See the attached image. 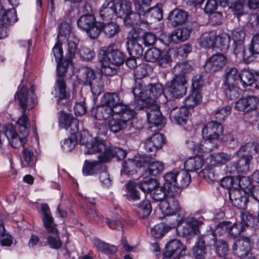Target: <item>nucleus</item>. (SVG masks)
Wrapping results in <instances>:
<instances>
[{"label":"nucleus","mask_w":259,"mask_h":259,"mask_svg":"<svg viewBox=\"0 0 259 259\" xmlns=\"http://www.w3.org/2000/svg\"><path fill=\"white\" fill-rule=\"evenodd\" d=\"M20 88V86L15 95V100H18L19 105L22 109V116L19 118L18 123L20 128H22L20 131H23L24 136H26L28 134V127L29 123L28 117L25 114V110L26 109H30L34 107L37 105V102L34 94V88L32 85L29 92L23 87L21 89Z\"/></svg>","instance_id":"obj_1"},{"label":"nucleus","mask_w":259,"mask_h":259,"mask_svg":"<svg viewBox=\"0 0 259 259\" xmlns=\"http://www.w3.org/2000/svg\"><path fill=\"white\" fill-rule=\"evenodd\" d=\"M246 183L250 184L248 178L242 177L239 182L240 189H233L229 191L231 202L233 205L239 209H245L247 202L250 201Z\"/></svg>","instance_id":"obj_2"},{"label":"nucleus","mask_w":259,"mask_h":259,"mask_svg":"<svg viewBox=\"0 0 259 259\" xmlns=\"http://www.w3.org/2000/svg\"><path fill=\"white\" fill-rule=\"evenodd\" d=\"M77 78L80 83L90 85L94 95H99L102 92L104 88L103 82L96 77L93 69L87 66L81 67L79 70Z\"/></svg>","instance_id":"obj_3"},{"label":"nucleus","mask_w":259,"mask_h":259,"mask_svg":"<svg viewBox=\"0 0 259 259\" xmlns=\"http://www.w3.org/2000/svg\"><path fill=\"white\" fill-rule=\"evenodd\" d=\"M41 210L44 213L43 222L44 226L49 232L54 234L48 237L47 242L50 247L53 249H58L62 246V242L56 233L57 229L55 227L53 218L51 215L50 210L47 204H41Z\"/></svg>","instance_id":"obj_4"},{"label":"nucleus","mask_w":259,"mask_h":259,"mask_svg":"<svg viewBox=\"0 0 259 259\" xmlns=\"http://www.w3.org/2000/svg\"><path fill=\"white\" fill-rule=\"evenodd\" d=\"M77 25L85 31L92 39L97 38L100 34L101 23L97 22L93 15L88 14L80 16L77 20Z\"/></svg>","instance_id":"obj_5"},{"label":"nucleus","mask_w":259,"mask_h":259,"mask_svg":"<svg viewBox=\"0 0 259 259\" xmlns=\"http://www.w3.org/2000/svg\"><path fill=\"white\" fill-rule=\"evenodd\" d=\"M151 0H134L136 11L143 14V17L148 21L151 19L160 20L163 17V11L158 7L150 8Z\"/></svg>","instance_id":"obj_6"},{"label":"nucleus","mask_w":259,"mask_h":259,"mask_svg":"<svg viewBox=\"0 0 259 259\" xmlns=\"http://www.w3.org/2000/svg\"><path fill=\"white\" fill-rule=\"evenodd\" d=\"M92 137L86 130L80 131L76 137L77 143L85 145V149L84 150V154H92L95 153L102 152L105 149V144L102 141L97 140L95 139L92 140Z\"/></svg>","instance_id":"obj_7"},{"label":"nucleus","mask_w":259,"mask_h":259,"mask_svg":"<svg viewBox=\"0 0 259 259\" xmlns=\"http://www.w3.org/2000/svg\"><path fill=\"white\" fill-rule=\"evenodd\" d=\"M240 73L235 67H232L226 71L224 84L225 94L228 98L233 100L237 97L236 85L239 82Z\"/></svg>","instance_id":"obj_8"},{"label":"nucleus","mask_w":259,"mask_h":259,"mask_svg":"<svg viewBox=\"0 0 259 259\" xmlns=\"http://www.w3.org/2000/svg\"><path fill=\"white\" fill-rule=\"evenodd\" d=\"M159 207L162 214L165 216L176 214L182 210L179 201L170 189L168 190L165 198L160 202Z\"/></svg>","instance_id":"obj_9"},{"label":"nucleus","mask_w":259,"mask_h":259,"mask_svg":"<svg viewBox=\"0 0 259 259\" xmlns=\"http://www.w3.org/2000/svg\"><path fill=\"white\" fill-rule=\"evenodd\" d=\"M98 58L99 60H106L115 66L120 65L124 61L122 53L114 46H109L101 49L99 51Z\"/></svg>","instance_id":"obj_10"},{"label":"nucleus","mask_w":259,"mask_h":259,"mask_svg":"<svg viewBox=\"0 0 259 259\" xmlns=\"http://www.w3.org/2000/svg\"><path fill=\"white\" fill-rule=\"evenodd\" d=\"M187 80L183 75H175L170 82L166 84V88L169 94L174 98H180L186 93Z\"/></svg>","instance_id":"obj_11"},{"label":"nucleus","mask_w":259,"mask_h":259,"mask_svg":"<svg viewBox=\"0 0 259 259\" xmlns=\"http://www.w3.org/2000/svg\"><path fill=\"white\" fill-rule=\"evenodd\" d=\"M223 127L218 122L210 121L202 128L201 134L203 139L208 140L219 145L220 137L223 134Z\"/></svg>","instance_id":"obj_12"},{"label":"nucleus","mask_w":259,"mask_h":259,"mask_svg":"<svg viewBox=\"0 0 259 259\" xmlns=\"http://www.w3.org/2000/svg\"><path fill=\"white\" fill-rule=\"evenodd\" d=\"M5 131L0 130V148L2 149L5 140L7 139L11 145L17 148L24 145V139L20 138L12 124L6 125Z\"/></svg>","instance_id":"obj_13"},{"label":"nucleus","mask_w":259,"mask_h":259,"mask_svg":"<svg viewBox=\"0 0 259 259\" xmlns=\"http://www.w3.org/2000/svg\"><path fill=\"white\" fill-rule=\"evenodd\" d=\"M252 160V156L243 155L236 162L231 163L226 167V171L230 175H241L249 171V164Z\"/></svg>","instance_id":"obj_14"},{"label":"nucleus","mask_w":259,"mask_h":259,"mask_svg":"<svg viewBox=\"0 0 259 259\" xmlns=\"http://www.w3.org/2000/svg\"><path fill=\"white\" fill-rule=\"evenodd\" d=\"M98 156V158L102 162H107L113 157H116L118 160H122L126 156V152L122 148L116 147H107Z\"/></svg>","instance_id":"obj_15"},{"label":"nucleus","mask_w":259,"mask_h":259,"mask_svg":"<svg viewBox=\"0 0 259 259\" xmlns=\"http://www.w3.org/2000/svg\"><path fill=\"white\" fill-rule=\"evenodd\" d=\"M148 122L158 126L165 123V119L160 111L159 106L157 101H154L152 104L148 106L146 110Z\"/></svg>","instance_id":"obj_16"},{"label":"nucleus","mask_w":259,"mask_h":259,"mask_svg":"<svg viewBox=\"0 0 259 259\" xmlns=\"http://www.w3.org/2000/svg\"><path fill=\"white\" fill-rule=\"evenodd\" d=\"M142 158L144 160L143 167L148 165L147 171L149 176H157L163 172L165 166L163 162L154 161L153 157L151 155H144Z\"/></svg>","instance_id":"obj_17"},{"label":"nucleus","mask_w":259,"mask_h":259,"mask_svg":"<svg viewBox=\"0 0 259 259\" xmlns=\"http://www.w3.org/2000/svg\"><path fill=\"white\" fill-rule=\"evenodd\" d=\"M239 47L244 61L247 63L252 61L254 55L259 54V33L256 34L252 37L247 51L245 50L243 45H239Z\"/></svg>","instance_id":"obj_18"},{"label":"nucleus","mask_w":259,"mask_h":259,"mask_svg":"<svg viewBox=\"0 0 259 259\" xmlns=\"http://www.w3.org/2000/svg\"><path fill=\"white\" fill-rule=\"evenodd\" d=\"M130 34H132V36L131 37H128V40L126 42L127 50L131 55L139 57L143 55V48L137 41L139 35L134 29L131 30Z\"/></svg>","instance_id":"obj_19"},{"label":"nucleus","mask_w":259,"mask_h":259,"mask_svg":"<svg viewBox=\"0 0 259 259\" xmlns=\"http://www.w3.org/2000/svg\"><path fill=\"white\" fill-rule=\"evenodd\" d=\"M226 63V58L222 54L212 55L205 63L204 68L206 72H212L220 70Z\"/></svg>","instance_id":"obj_20"},{"label":"nucleus","mask_w":259,"mask_h":259,"mask_svg":"<svg viewBox=\"0 0 259 259\" xmlns=\"http://www.w3.org/2000/svg\"><path fill=\"white\" fill-rule=\"evenodd\" d=\"M258 104V99L254 96H248L238 100L235 104V108L240 111L249 112L254 110Z\"/></svg>","instance_id":"obj_21"},{"label":"nucleus","mask_w":259,"mask_h":259,"mask_svg":"<svg viewBox=\"0 0 259 259\" xmlns=\"http://www.w3.org/2000/svg\"><path fill=\"white\" fill-rule=\"evenodd\" d=\"M251 244L248 237L242 236L233 244L232 250L234 253L239 257H242L250 251Z\"/></svg>","instance_id":"obj_22"},{"label":"nucleus","mask_w":259,"mask_h":259,"mask_svg":"<svg viewBox=\"0 0 259 259\" xmlns=\"http://www.w3.org/2000/svg\"><path fill=\"white\" fill-rule=\"evenodd\" d=\"M204 219L203 217L199 219L193 218L189 222L185 223L182 226V233L184 236H189L192 234L198 235L200 233L199 227L203 224Z\"/></svg>","instance_id":"obj_23"},{"label":"nucleus","mask_w":259,"mask_h":259,"mask_svg":"<svg viewBox=\"0 0 259 259\" xmlns=\"http://www.w3.org/2000/svg\"><path fill=\"white\" fill-rule=\"evenodd\" d=\"M188 114L189 111L186 108L175 107L170 110L169 118L172 122L176 124L184 125L187 122Z\"/></svg>","instance_id":"obj_24"},{"label":"nucleus","mask_w":259,"mask_h":259,"mask_svg":"<svg viewBox=\"0 0 259 259\" xmlns=\"http://www.w3.org/2000/svg\"><path fill=\"white\" fill-rule=\"evenodd\" d=\"M101 102L103 105L114 109V113L119 112L121 109V104L119 97L117 94L106 93L102 98Z\"/></svg>","instance_id":"obj_25"},{"label":"nucleus","mask_w":259,"mask_h":259,"mask_svg":"<svg viewBox=\"0 0 259 259\" xmlns=\"http://www.w3.org/2000/svg\"><path fill=\"white\" fill-rule=\"evenodd\" d=\"M218 147L217 144L208 140L203 139L200 143L194 145L193 151L196 155L202 156L203 154L214 151Z\"/></svg>","instance_id":"obj_26"},{"label":"nucleus","mask_w":259,"mask_h":259,"mask_svg":"<svg viewBox=\"0 0 259 259\" xmlns=\"http://www.w3.org/2000/svg\"><path fill=\"white\" fill-rule=\"evenodd\" d=\"M55 97L59 104H60L62 101L69 98V93L66 91V82L64 78H58L55 86Z\"/></svg>","instance_id":"obj_27"},{"label":"nucleus","mask_w":259,"mask_h":259,"mask_svg":"<svg viewBox=\"0 0 259 259\" xmlns=\"http://www.w3.org/2000/svg\"><path fill=\"white\" fill-rule=\"evenodd\" d=\"M119 110V112L114 113L115 115L118 116V118L124 122L126 126L132 125V120H134V117L136 115L135 111L127 106L122 105L121 109Z\"/></svg>","instance_id":"obj_28"},{"label":"nucleus","mask_w":259,"mask_h":259,"mask_svg":"<svg viewBox=\"0 0 259 259\" xmlns=\"http://www.w3.org/2000/svg\"><path fill=\"white\" fill-rule=\"evenodd\" d=\"M207 235H209V245L215 246L216 252L220 256H223L228 254V245L224 241L222 240L217 241L213 232Z\"/></svg>","instance_id":"obj_29"},{"label":"nucleus","mask_w":259,"mask_h":259,"mask_svg":"<svg viewBox=\"0 0 259 259\" xmlns=\"http://www.w3.org/2000/svg\"><path fill=\"white\" fill-rule=\"evenodd\" d=\"M187 13L181 9H175L169 14L168 20L171 24L177 26L184 23L187 19Z\"/></svg>","instance_id":"obj_30"},{"label":"nucleus","mask_w":259,"mask_h":259,"mask_svg":"<svg viewBox=\"0 0 259 259\" xmlns=\"http://www.w3.org/2000/svg\"><path fill=\"white\" fill-rule=\"evenodd\" d=\"M209 235H204L202 239H200L196 243L193 248L194 256L196 259H203L206 255V243L209 245Z\"/></svg>","instance_id":"obj_31"},{"label":"nucleus","mask_w":259,"mask_h":259,"mask_svg":"<svg viewBox=\"0 0 259 259\" xmlns=\"http://www.w3.org/2000/svg\"><path fill=\"white\" fill-rule=\"evenodd\" d=\"M231 159V154L223 152L214 153L209 156V164L212 166H220L226 164Z\"/></svg>","instance_id":"obj_32"},{"label":"nucleus","mask_w":259,"mask_h":259,"mask_svg":"<svg viewBox=\"0 0 259 259\" xmlns=\"http://www.w3.org/2000/svg\"><path fill=\"white\" fill-rule=\"evenodd\" d=\"M144 160L142 156L139 159L128 160L123 163V168L121 173L128 175H133L136 172V167H143V162Z\"/></svg>","instance_id":"obj_33"},{"label":"nucleus","mask_w":259,"mask_h":259,"mask_svg":"<svg viewBox=\"0 0 259 259\" xmlns=\"http://www.w3.org/2000/svg\"><path fill=\"white\" fill-rule=\"evenodd\" d=\"M92 114L97 119L100 120H106L115 115L114 109H112L111 108L103 104L102 106L94 109L92 111Z\"/></svg>","instance_id":"obj_34"},{"label":"nucleus","mask_w":259,"mask_h":259,"mask_svg":"<svg viewBox=\"0 0 259 259\" xmlns=\"http://www.w3.org/2000/svg\"><path fill=\"white\" fill-rule=\"evenodd\" d=\"M204 162L203 157L197 155L186 160L184 167L188 171H194L200 169L203 165Z\"/></svg>","instance_id":"obj_35"},{"label":"nucleus","mask_w":259,"mask_h":259,"mask_svg":"<svg viewBox=\"0 0 259 259\" xmlns=\"http://www.w3.org/2000/svg\"><path fill=\"white\" fill-rule=\"evenodd\" d=\"M191 30L187 28L179 29L172 32L168 37L170 42L177 43L178 41H184L188 39L190 35Z\"/></svg>","instance_id":"obj_36"},{"label":"nucleus","mask_w":259,"mask_h":259,"mask_svg":"<svg viewBox=\"0 0 259 259\" xmlns=\"http://www.w3.org/2000/svg\"><path fill=\"white\" fill-rule=\"evenodd\" d=\"M202 100L201 94L198 90H192L190 94L184 101V107L186 109L193 108L200 103Z\"/></svg>","instance_id":"obj_37"},{"label":"nucleus","mask_w":259,"mask_h":259,"mask_svg":"<svg viewBox=\"0 0 259 259\" xmlns=\"http://www.w3.org/2000/svg\"><path fill=\"white\" fill-rule=\"evenodd\" d=\"M116 14L114 3L106 1L100 10V15L103 20H109Z\"/></svg>","instance_id":"obj_38"},{"label":"nucleus","mask_w":259,"mask_h":259,"mask_svg":"<svg viewBox=\"0 0 259 259\" xmlns=\"http://www.w3.org/2000/svg\"><path fill=\"white\" fill-rule=\"evenodd\" d=\"M135 13L131 11L130 13L124 17V22L125 25L132 26L137 25L140 22L144 24L148 23V20L145 19L143 17V14H140L138 12Z\"/></svg>","instance_id":"obj_39"},{"label":"nucleus","mask_w":259,"mask_h":259,"mask_svg":"<svg viewBox=\"0 0 259 259\" xmlns=\"http://www.w3.org/2000/svg\"><path fill=\"white\" fill-rule=\"evenodd\" d=\"M146 100L151 99L153 102L154 99L158 98L163 93V89L161 84H149L146 87Z\"/></svg>","instance_id":"obj_40"},{"label":"nucleus","mask_w":259,"mask_h":259,"mask_svg":"<svg viewBox=\"0 0 259 259\" xmlns=\"http://www.w3.org/2000/svg\"><path fill=\"white\" fill-rule=\"evenodd\" d=\"M101 29L106 37L110 38L117 35L120 31L119 25L116 22L101 24Z\"/></svg>","instance_id":"obj_41"},{"label":"nucleus","mask_w":259,"mask_h":259,"mask_svg":"<svg viewBox=\"0 0 259 259\" xmlns=\"http://www.w3.org/2000/svg\"><path fill=\"white\" fill-rule=\"evenodd\" d=\"M245 32L243 28H236L232 31V38L234 43L236 44V46L234 49L236 54H238L241 52L239 47V45H242L245 37Z\"/></svg>","instance_id":"obj_42"},{"label":"nucleus","mask_w":259,"mask_h":259,"mask_svg":"<svg viewBox=\"0 0 259 259\" xmlns=\"http://www.w3.org/2000/svg\"><path fill=\"white\" fill-rule=\"evenodd\" d=\"M176 227V224L170 223L169 225L163 223L155 225L151 229V234L154 238H160L162 237L165 233L169 229Z\"/></svg>","instance_id":"obj_43"},{"label":"nucleus","mask_w":259,"mask_h":259,"mask_svg":"<svg viewBox=\"0 0 259 259\" xmlns=\"http://www.w3.org/2000/svg\"><path fill=\"white\" fill-rule=\"evenodd\" d=\"M116 15L119 17H124L132 10V3L130 0H120L114 4Z\"/></svg>","instance_id":"obj_44"},{"label":"nucleus","mask_w":259,"mask_h":259,"mask_svg":"<svg viewBox=\"0 0 259 259\" xmlns=\"http://www.w3.org/2000/svg\"><path fill=\"white\" fill-rule=\"evenodd\" d=\"M230 41V36L226 33H222L219 35L215 34L214 48L221 51H227L229 47Z\"/></svg>","instance_id":"obj_45"},{"label":"nucleus","mask_w":259,"mask_h":259,"mask_svg":"<svg viewBox=\"0 0 259 259\" xmlns=\"http://www.w3.org/2000/svg\"><path fill=\"white\" fill-rule=\"evenodd\" d=\"M102 163L100 160L99 162L93 161L92 162L86 160L82 168L83 174L84 176L94 175L98 170L102 169L104 167Z\"/></svg>","instance_id":"obj_46"},{"label":"nucleus","mask_w":259,"mask_h":259,"mask_svg":"<svg viewBox=\"0 0 259 259\" xmlns=\"http://www.w3.org/2000/svg\"><path fill=\"white\" fill-rule=\"evenodd\" d=\"M215 41V33L207 32L203 33L199 39V44L205 49L213 48Z\"/></svg>","instance_id":"obj_47"},{"label":"nucleus","mask_w":259,"mask_h":259,"mask_svg":"<svg viewBox=\"0 0 259 259\" xmlns=\"http://www.w3.org/2000/svg\"><path fill=\"white\" fill-rule=\"evenodd\" d=\"M191 182V176L187 170L177 171L176 188L187 187Z\"/></svg>","instance_id":"obj_48"},{"label":"nucleus","mask_w":259,"mask_h":259,"mask_svg":"<svg viewBox=\"0 0 259 259\" xmlns=\"http://www.w3.org/2000/svg\"><path fill=\"white\" fill-rule=\"evenodd\" d=\"M193 70L192 65L187 61H183L177 63L173 69V72L175 75H183L190 73Z\"/></svg>","instance_id":"obj_49"},{"label":"nucleus","mask_w":259,"mask_h":259,"mask_svg":"<svg viewBox=\"0 0 259 259\" xmlns=\"http://www.w3.org/2000/svg\"><path fill=\"white\" fill-rule=\"evenodd\" d=\"M146 87L142 80H139L136 81L135 86L133 88L132 92L134 95L139 98L142 102L146 100Z\"/></svg>","instance_id":"obj_50"},{"label":"nucleus","mask_w":259,"mask_h":259,"mask_svg":"<svg viewBox=\"0 0 259 259\" xmlns=\"http://www.w3.org/2000/svg\"><path fill=\"white\" fill-rule=\"evenodd\" d=\"M1 21L6 25H11L17 21L16 11L15 9H10L4 11L0 15Z\"/></svg>","instance_id":"obj_51"},{"label":"nucleus","mask_w":259,"mask_h":259,"mask_svg":"<svg viewBox=\"0 0 259 259\" xmlns=\"http://www.w3.org/2000/svg\"><path fill=\"white\" fill-rule=\"evenodd\" d=\"M151 210V204L149 201L146 200L139 204L137 211L140 218L144 219L150 215Z\"/></svg>","instance_id":"obj_52"},{"label":"nucleus","mask_w":259,"mask_h":259,"mask_svg":"<svg viewBox=\"0 0 259 259\" xmlns=\"http://www.w3.org/2000/svg\"><path fill=\"white\" fill-rule=\"evenodd\" d=\"M235 176L226 177L223 178L221 182L222 187L225 188L229 190L233 189H237V187L239 186V180H238Z\"/></svg>","instance_id":"obj_53"},{"label":"nucleus","mask_w":259,"mask_h":259,"mask_svg":"<svg viewBox=\"0 0 259 259\" xmlns=\"http://www.w3.org/2000/svg\"><path fill=\"white\" fill-rule=\"evenodd\" d=\"M177 173V171H170L166 173L163 176L165 181L164 187L167 188L168 190H171L172 192V189H175L176 187Z\"/></svg>","instance_id":"obj_54"},{"label":"nucleus","mask_w":259,"mask_h":259,"mask_svg":"<svg viewBox=\"0 0 259 259\" xmlns=\"http://www.w3.org/2000/svg\"><path fill=\"white\" fill-rule=\"evenodd\" d=\"M255 74L248 70H244L240 73L239 82L244 88L250 86L253 82V79Z\"/></svg>","instance_id":"obj_55"},{"label":"nucleus","mask_w":259,"mask_h":259,"mask_svg":"<svg viewBox=\"0 0 259 259\" xmlns=\"http://www.w3.org/2000/svg\"><path fill=\"white\" fill-rule=\"evenodd\" d=\"M182 244L180 241L173 239L168 242L166 246V254L170 253L172 255L177 254L182 250Z\"/></svg>","instance_id":"obj_56"},{"label":"nucleus","mask_w":259,"mask_h":259,"mask_svg":"<svg viewBox=\"0 0 259 259\" xmlns=\"http://www.w3.org/2000/svg\"><path fill=\"white\" fill-rule=\"evenodd\" d=\"M248 152L249 155L259 154V144L257 142H249L244 145H242L238 152Z\"/></svg>","instance_id":"obj_57"},{"label":"nucleus","mask_w":259,"mask_h":259,"mask_svg":"<svg viewBox=\"0 0 259 259\" xmlns=\"http://www.w3.org/2000/svg\"><path fill=\"white\" fill-rule=\"evenodd\" d=\"M118 117L113 118L108 123V126L110 131L114 133H116L127 127Z\"/></svg>","instance_id":"obj_58"},{"label":"nucleus","mask_w":259,"mask_h":259,"mask_svg":"<svg viewBox=\"0 0 259 259\" xmlns=\"http://www.w3.org/2000/svg\"><path fill=\"white\" fill-rule=\"evenodd\" d=\"M231 107L227 105L221 108H218L215 113L214 117L217 122L224 121L226 118L231 113Z\"/></svg>","instance_id":"obj_59"},{"label":"nucleus","mask_w":259,"mask_h":259,"mask_svg":"<svg viewBox=\"0 0 259 259\" xmlns=\"http://www.w3.org/2000/svg\"><path fill=\"white\" fill-rule=\"evenodd\" d=\"M79 55V51L77 49L76 43L69 40L67 43V52L66 57L68 61H70L73 58Z\"/></svg>","instance_id":"obj_60"},{"label":"nucleus","mask_w":259,"mask_h":259,"mask_svg":"<svg viewBox=\"0 0 259 259\" xmlns=\"http://www.w3.org/2000/svg\"><path fill=\"white\" fill-rule=\"evenodd\" d=\"M156 181L152 179H148L138 183V187L144 193H150L156 187Z\"/></svg>","instance_id":"obj_61"},{"label":"nucleus","mask_w":259,"mask_h":259,"mask_svg":"<svg viewBox=\"0 0 259 259\" xmlns=\"http://www.w3.org/2000/svg\"><path fill=\"white\" fill-rule=\"evenodd\" d=\"M153 190V192L151 194V197L155 201L161 202L167 196L168 188L164 186V187H155Z\"/></svg>","instance_id":"obj_62"},{"label":"nucleus","mask_w":259,"mask_h":259,"mask_svg":"<svg viewBox=\"0 0 259 259\" xmlns=\"http://www.w3.org/2000/svg\"><path fill=\"white\" fill-rule=\"evenodd\" d=\"M74 119H76L74 118L72 115L69 114L61 112L59 117L60 126L63 128L68 130Z\"/></svg>","instance_id":"obj_63"},{"label":"nucleus","mask_w":259,"mask_h":259,"mask_svg":"<svg viewBox=\"0 0 259 259\" xmlns=\"http://www.w3.org/2000/svg\"><path fill=\"white\" fill-rule=\"evenodd\" d=\"M161 52L156 48L148 50L144 54V59L146 61L154 62L160 57Z\"/></svg>","instance_id":"obj_64"}]
</instances>
